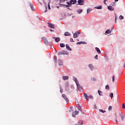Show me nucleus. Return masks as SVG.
<instances>
[{
    "label": "nucleus",
    "instance_id": "f257e3e1",
    "mask_svg": "<svg viewBox=\"0 0 125 125\" xmlns=\"http://www.w3.org/2000/svg\"><path fill=\"white\" fill-rule=\"evenodd\" d=\"M119 115L121 118V120L119 117H117V115H115V122L117 125H119V124H121L122 122L124 121V119L125 118V115L123 114V113H120Z\"/></svg>",
    "mask_w": 125,
    "mask_h": 125
},
{
    "label": "nucleus",
    "instance_id": "f03ea898",
    "mask_svg": "<svg viewBox=\"0 0 125 125\" xmlns=\"http://www.w3.org/2000/svg\"><path fill=\"white\" fill-rule=\"evenodd\" d=\"M67 4L64 5L66 7H70L72 6V4H75L77 3V0H70L69 1L66 2Z\"/></svg>",
    "mask_w": 125,
    "mask_h": 125
},
{
    "label": "nucleus",
    "instance_id": "7ed1b4c3",
    "mask_svg": "<svg viewBox=\"0 0 125 125\" xmlns=\"http://www.w3.org/2000/svg\"><path fill=\"white\" fill-rule=\"evenodd\" d=\"M73 81H75V82L76 83V85L78 88L81 87V86L80 85V83H79V81H78V79L76 77H73Z\"/></svg>",
    "mask_w": 125,
    "mask_h": 125
},
{
    "label": "nucleus",
    "instance_id": "20e7f679",
    "mask_svg": "<svg viewBox=\"0 0 125 125\" xmlns=\"http://www.w3.org/2000/svg\"><path fill=\"white\" fill-rule=\"evenodd\" d=\"M68 54V52L66 51H62V52H60L58 53L59 55H66Z\"/></svg>",
    "mask_w": 125,
    "mask_h": 125
},
{
    "label": "nucleus",
    "instance_id": "39448f33",
    "mask_svg": "<svg viewBox=\"0 0 125 125\" xmlns=\"http://www.w3.org/2000/svg\"><path fill=\"white\" fill-rule=\"evenodd\" d=\"M62 97L65 100V101L68 103H69V99L68 98H67V96L65 94H62Z\"/></svg>",
    "mask_w": 125,
    "mask_h": 125
},
{
    "label": "nucleus",
    "instance_id": "423d86ee",
    "mask_svg": "<svg viewBox=\"0 0 125 125\" xmlns=\"http://www.w3.org/2000/svg\"><path fill=\"white\" fill-rule=\"evenodd\" d=\"M42 40H43V41L45 44H48V41H47V39H46L45 37H42Z\"/></svg>",
    "mask_w": 125,
    "mask_h": 125
},
{
    "label": "nucleus",
    "instance_id": "0eeeda50",
    "mask_svg": "<svg viewBox=\"0 0 125 125\" xmlns=\"http://www.w3.org/2000/svg\"><path fill=\"white\" fill-rule=\"evenodd\" d=\"M78 2L80 5H83V4H84L83 0H78Z\"/></svg>",
    "mask_w": 125,
    "mask_h": 125
},
{
    "label": "nucleus",
    "instance_id": "6e6552de",
    "mask_svg": "<svg viewBox=\"0 0 125 125\" xmlns=\"http://www.w3.org/2000/svg\"><path fill=\"white\" fill-rule=\"evenodd\" d=\"M78 114H79V111H75L72 113V117H74V118H75V117H76V116H77V115H78Z\"/></svg>",
    "mask_w": 125,
    "mask_h": 125
},
{
    "label": "nucleus",
    "instance_id": "1a4fd4ad",
    "mask_svg": "<svg viewBox=\"0 0 125 125\" xmlns=\"http://www.w3.org/2000/svg\"><path fill=\"white\" fill-rule=\"evenodd\" d=\"M107 8L108 9V10H110V11H114V7H113L112 6H108L107 7Z\"/></svg>",
    "mask_w": 125,
    "mask_h": 125
},
{
    "label": "nucleus",
    "instance_id": "9d476101",
    "mask_svg": "<svg viewBox=\"0 0 125 125\" xmlns=\"http://www.w3.org/2000/svg\"><path fill=\"white\" fill-rule=\"evenodd\" d=\"M53 39L55 40L56 42H60V38L59 37H53Z\"/></svg>",
    "mask_w": 125,
    "mask_h": 125
},
{
    "label": "nucleus",
    "instance_id": "9b49d317",
    "mask_svg": "<svg viewBox=\"0 0 125 125\" xmlns=\"http://www.w3.org/2000/svg\"><path fill=\"white\" fill-rule=\"evenodd\" d=\"M48 24L49 28H52V29H54V25L53 24L49 23H48Z\"/></svg>",
    "mask_w": 125,
    "mask_h": 125
},
{
    "label": "nucleus",
    "instance_id": "f8f14e48",
    "mask_svg": "<svg viewBox=\"0 0 125 125\" xmlns=\"http://www.w3.org/2000/svg\"><path fill=\"white\" fill-rule=\"evenodd\" d=\"M62 79L63 81H67V80H69V76H63Z\"/></svg>",
    "mask_w": 125,
    "mask_h": 125
},
{
    "label": "nucleus",
    "instance_id": "ddd939ff",
    "mask_svg": "<svg viewBox=\"0 0 125 125\" xmlns=\"http://www.w3.org/2000/svg\"><path fill=\"white\" fill-rule=\"evenodd\" d=\"M95 49L99 54H100L101 53V51H100V49H99V48L96 47Z\"/></svg>",
    "mask_w": 125,
    "mask_h": 125
},
{
    "label": "nucleus",
    "instance_id": "4468645a",
    "mask_svg": "<svg viewBox=\"0 0 125 125\" xmlns=\"http://www.w3.org/2000/svg\"><path fill=\"white\" fill-rule=\"evenodd\" d=\"M29 5L32 11H34L35 10V9H34V5L32 3H30Z\"/></svg>",
    "mask_w": 125,
    "mask_h": 125
},
{
    "label": "nucleus",
    "instance_id": "2eb2a0df",
    "mask_svg": "<svg viewBox=\"0 0 125 125\" xmlns=\"http://www.w3.org/2000/svg\"><path fill=\"white\" fill-rule=\"evenodd\" d=\"M77 12H78V13L79 14H81V13H82V12H83V9H79L77 10Z\"/></svg>",
    "mask_w": 125,
    "mask_h": 125
},
{
    "label": "nucleus",
    "instance_id": "dca6fc26",
    "mask_svg": "<svg viewBox=\"0 0 125 125\" xmlns=\"http://www.w3.org/2000/svg\"><path fill=\"white\" fill-rule=\"evenodd\" d=\"M89 67L92 71H93V70L94 69V66H93L92 64H89Z\"/></svg>",
    "mask_w": 125,
    "mask_h": 125
},
{
    "label": "nucleus",
    "instance_id": "f3484780",
    "mask_svg": "<svg viewBox=\"0 0 125 125\" xmlns=\"http://www.w3.org/2000/svg\"><path fill=\"white\" fill-rule=\"evenodd\" d=\"M66 48L67 49V50H69V51L72 50V49H71V48H70V46L68 44L66 45Z\"/></svg>",
    "mask_w": 125,
    "mask_h": 125
},
{
    "label": "nucleus",
    "instance_id": "a211bd4d",
    "mask_svg": "<svg viewBox=\"0 0 125 125\" xmlns=\"http://www.w3.org/2000/svg\"><path fill=\"white\" fill-rule=\"evenodd\" d=\"M59 64L60 66L63 65V62H62V61L61 60H59Z\"/></svg>",
    "mask_w": 125,
    "mask_h": 125
},
{
    "label": "nucleus",
    "instance_id": "6ab92c4d",
    "mask_svg": "<svg viewBox=\"0 0 125 125\" xmlns=\"http://www.w3.org/2000/svg\"><path fill=\"white\" fill-rule=\"evenodd\" d=\"M84 97H85V99L88 101V96H87V94L86 93H84Z\"/></svg>",
    "mask_w": 125,
    "mask_h": 125
},
{
    "label": "nucleus",
    "instance_id": "aec40b11",
    "mask_svg": "<svg viewBox=\"0 0 125 125\" xmlns=\"http://www.w3.org/2000/svg\"><path fill=\"white\" fill-rule=\"evenodd\" d=\"M111 32L112 31L110 29H108L105 31V33L106 34H111Z\"/></svg>",
    "mask_w": 125,
    "mask_h": 125
},
{
    "label": "nucleus",
    "instance_id": "412c9836",
    "mask_svg": "<svg viewBox=\"0 0 125 125\" xmlns=\"http://www.w3.org/2000/svg\"><path fill=\"white\" fill-rule=\"evenodd\" d=\"M98 93H99V95H100V96H102V94H103V92H102V91H100V90H98Z\"/></svg>",
    "mask_w": 125,
    "mask_h": 125
},
{
    "label": "nucleus",
    "instance_id": "4be33fe9",
    "mask_svg": "<svg viewBox=\"0 0 125 125\" xmlns=\"http://www.w3.org/2000/svg\"><path fill=\"white\" fill-rule=\"evenodd\" d=\"M64 36H71V34L68 32H65L64 33Z\"/></svg>",
    "mask_w": 125,
    "mask_h": 125
},
{
    "label": "nucleus",
    "instance_id": "5701e85b",
    "mask_svg": "<svg viewBox=\"0 0 125 125\" xmlns=\"http://www.w3.org/2000/svg\"><path fill=\"white\" fill-rule=\"evenodd\" d=\"M73 38H75V39H76V38H78V33H74L73 34Z\"/></svg>",
    "mask_w": 125,
    "mask_h": 125
},
{
    "label": "nucleus",
    "instance_id": "b1692460",
    "mask_svg": "<svg viewBox=\"0 0 125 125\" xmlns=\"http://www.w3.org/2000/svg\"><path fill=\"white\" fill-rule=\"evenodd\" d=\"M95 8H96V9H101L102 8V6H99L95 7Z\"/></svg>",
    "mask_w": 125,
    "mask_h": 125
},
{
    "label": "nucleus",
    "instance_id": "393cba45",
    "mask_svg": "<svg viewBox=\"0 0 125 125\" xmlns=\"http://www.w3.org/2000/svg\"><path fill=\"white\" fill-rule=\"evenodd\" d=\"M60 45L61 47H65V44L64 43H60Z\"/></svg>",
    "mask_w": 125,
    "mask_h": 125
},
{
    "label": "nucleus",
    "instance_id": "a878e982",
    "mask_svg": "<svg viewBox=\"0 0 125 125\" xmlns=\"http://www.w3.org/2000/svg\"><path fill=\"white\" fill-rule=\"evenodd\" d=\"M115 23H117V19H118V16H117V14H115Z\"/></svg>",
    "mask_w": 125,
    "mask_h": 125
},
{
    "label": "nucleus",
    "instance_id": "bb28decb",
    "mask_svg": "<svg viewBox=\"0 0 125 125\" xmlns=\"http://www.w3.org/2000/svg\"><path fill=\"white\" fill-rule=\"evenodd\" d=\"M113 95H114V94H113V93H110L109 96L111 97V99H113Z\"/></svg>",
    "mask_w": 125,
    "mask_h": 125
},
{
    "label": "nucleus",
    "instance_id": "cd10ccee",
    "mask_svg": "<svg viewBox=\"0 0 125 125\" xmlns=\"http://www.w3.org/2000/svg\"><path fill=\"white\" fill-rule=\"evenodd\" d=\"M119 19L120 20H123V19H124V17L123 16H122V15L120 16H119Z\"/></svg>",
    "mask_w": 125,
    "mask_h": 125
},
{
    "label": "nucleus",
    "instance_id": "c85d7f7f",
    "mask_svg": "<svg viewBox=\"0 0 125 125\" xmlns=\"http://www.w3.org/2000/svg\"><path fill=\"white\" fill-rule=\"evenodd\" d=\"M105 89H107L108 90L109 89H110V87L109 86V85H107L106 86H105Z\"/></svg>",
    "mask_w": 125,
    "mask_h": 125
},
{
    "label": "nucleus",
    "instance_id": "c756f323",
    "mask_svg": "<svg viewBox=\"0 0 125 125\" xmlns=\"http://www.w3.org/2000/svg\"><path fill=\"white\" fill-rule=\"evenodd\" d=\"M99 111L100 112H101V113H106V111L103 110L102 109H100Z\"/></svg>",
    "mask_w": 125,
    "mask_h": 125
},
{
    "label": "nucleus",
    "instance_id": "7c9ffc66",
    "mask_svg": "<svg viewBox=\"0 0 125 125\" xmlns=\"http://www.w3.org/2000/svg\"><path fill=\"white\" fill-rule=\"evenodd\" d=\"M84 42H78L77 43V44H82V43H84Z\"/></svg>",
    "mask_w": 125,
    "mask_h": 125
},
{
    "label": "nucleus",
    "instance_id": "2f4dec72",
    "mask_svg": "<svg viewBox=\"0 0 125 125\" xmlns=\"http://www.w3.org/2000/svg\"><path fill=\"white\" fill-rule=\"evenodd\" d=\"M67 1V0H60V2L61 3L62 2H65V1Z\"/></svg>",
    "mask_w": 125,
    "mask_h": 125
},
{
    "label": "nucleus",
    "instance_id": "473e14b6",
    "mask_svg": "<svg viewBox=\"0 0 125 125\" xmlns=\"http://www.w3.org/2000/svg\"><path fill=\"white\" fill-rule=\"evenodd\" d=\"M112 82L114 83L115 82V75H113L112 77Z\"/></svg>",
    "mask_w": 125,
    "mask_h": 125
},
{
    "label": "nucleus",
    "instance_id": "72a5a7b5",
    "mask_svg": "<svg viewBox=\"0 0 125 125\" xmlns=\"http://www.w3.org/2000/svg\"><path fill=\"white\" fill-rule=\"evenodd\" d=\"M80 108H79V110H80V111L82 114H84V113L82 111V107H81V106H80Z\"/></svg>",
    "mask_w": 125,
    "mask_h": 125
},
{
    "label": "nucleus",
    "instance_id": "f704fd0d",
    "mask_svg": "<svg viewBox=\"0 0 125 125\" xmlns=\"http://www.w3.org/2000/svg\"><path fill=\"white\" fill-rule=\"evenodd\" d=\"M122 108H123V109H125V104H123Z\"/></svg>",
    "mask_w": 125,
    "mask_h": 125
},
{
    "label": "nucleus",
    "instance_id": "c9c22d12",
    "mask_svg": "<svg viewBox=\"0 0 125 125\" xmlns=\"http://www.w3.org/2000/svg\"><path fill=\"white\" fill-rule=\"evenodd\" d=\"M88 98H90V99H92L93 97H92V96L90 95V96H88Z\"/></svg>",
    "mask_w": 125,
    "mask_h": 125
},
{
    "label": "nucleus",
    "instance_id": "e433bc0d",
    "mask_svg": "<svg viewBox=\"0 0 125 125\" xmlns=\"http://www.w3.org/2000/svg\"><path fill=\"white\" fill-rule=\"evenodd\" d=\"M94 108L96 109V110H97V106H96V104H95L94 105Z\"/></svg>",
    "mask_w": 125,
    "mask_h": 125
},
{
    "label": "nucleus",
    "instance_id": "4c0bfd02",
    "mask_svg": "<svg viewBox=\"0 0 125 125\" xmlns=\"http://www.w3.org/2000/svg\"><path fill=\"white\" fill-rule=\"evenodd\" d=\"M108 110L109 111H111V110H112V106H110L108 108Z\"/></svg>",
    "mask_w": 125,
    "mask_h": 125
},
{
    "label": "nucleus",
    "instance_id": "58836bf2",
    "mask_svg": "<svg viewBox=\"0 0 125 125\" xmlns=\"http://www.w3.org/2000/svg\"><path fill=\"white\" fill-rule=\"evenodd\" d=\"M106 1H108V0H104V4H107L106 3Z\"/></svg>",
    "mask_w": 125,
    "mask_h": 125
},
{
    "label": "nucleus",
    "instance_id": "ea45409f",
    "mask_svg": "<svg viewBox=\"0 0 125 125\" xmlns=\"http://www.w3.org/2000/svg\"><path fill=\"white\" fill-rule=\"evenodd\" d=\"M70 41L71 42H74V40H73V39L71 38L70 39Z\"/></svg>",
    "mask_w": 125,
    "mask_h": 125
},
{
    "label": "nucleus",
    "instance_id": "a19ab883",
    "mask_svg": "<svg viewBox=\"0 0 125 125\" xmlns=\"http://www.w3.org/2000/svg\"><path fill=\"white\" fill-rule=\"evenodd\" d=\"M48 9H50V5L49 4V3H48Z\"/></svg>",
    "mask_w": 125,
    "mask_h": 125
},
{
    "label": "nucleus",
    "instance_id": "79ce46f5",
    "mask_svg": "<svg viewBox=\"0 0 125 125\" xmlns=\"http://www.w3.org/2000/svg\"><path fill=\"white\" fill-rule=\"evenodd\" d=\"M89 12H90V9H88L87 10V13H89Z\"/></svg>",
    "mask_w": 125,
    "mask_h": 125
},
{
    "label": "nucleus",
    "instance_id": "37998d69",
    "mask_svg": "<svg viewBox=\"0 0 125 125\" xmlns=\"http://www.w3.org/2000/svg\"><path fill=\"white\" fill-rule=\"evenodd\" d=\"M95 59H98V55H96L95 57Z\"/></svg>",
    "mask_w": 125,
    "mask_h": 125
},
{
    "label": "nucleus",
    "instance_id": "c03bdc74",
    "mask_svg": "<svg viewBox=\"0 0 125 125\" xmlns=\"http://www.w3.org/2000/svg\"><path fill=\"white\" fill-rule=\"evenodd\" d=\"M44 12H47V6H46V10L44 11Z\"/></svg>",
    "mask_w": 125,
    "mask_h": 125
},
{
    "label": "nucleus",
    "instance_id": "a18cd8bd",
    "mask_svg": "<svg viewBox=\"0 0 125 125\" xmlns=\"http://www.w3.org/2000/svg\"><path fill=\"white\" fill-rule=\"evenodd\" d=\"M76 33L78 34V35H80V34H81V32H80L78 31V32H77V33Z\"/></svg>",
    "mask_w": 125,
    "mask_h": 125
},
{
    "label": "nucleus",
    "instance_id": "49530a36",
    "mask_svg": "<svg viewBox=\"0 0 125 125\" xmlns=\"http://www.w3.org/2000/svg\"><path fill=\"white\" fill-rule=\"evenodd\" d=\"M68 85H69V84H68V83H66V87L68 86Z\"/></svg>",
    "mask_w": 125,
    "mask_h": 125
},
{
    "label": "nucleus",
    "instance_id": "de8ad7c7",
    "mask_svg": "<svg viewBox=\"0 0 125 125\" xmlns=\"http://www.w3.org/2000/svg\"><path fill=\"white\" fill-rule=\"evenodd\" d=\"M50 32H53V30H52V29H50Z\"/></svg>",
    "mask_w": 125,
    "mask_h": 125
},
{
    "label": "nucleus",
    "instance_id": "09e8293b",
    "mask_svg": "<svg viewBox=\"0 0 125 125\" xmlns=\"http://www.w3.org/2000/svg\"><path fill=\"white\" fill-rule=\"evenodd\" d=\"M115 2L119 1V0H115Z\"/></svg>",
    "mask_w": 125,
    "mask_h": 125
},
{
    "label": "nucleus",
    "instance_id": "8fccbe9b",
    "mask_svg": "<svg viewBox=\"0 0 125 125\" xmlns=\"http://www.w3.org/2000/svg\"><path fill=\"white\" fill-rule=\"evenodd\" d=\"M93 81H96V79H94V78H93Z\"/></svg>",
    "mask_w": 125,
    "mask_h": 125
},
{
    "label": "nucleus",
    "instance_id": "3c124183",
    "mask_svg": "<svg viewBox=\"0 0 125 125\" xmlns=\"http://www.w3.org/2000/svg\"><path fill=\"white\" fill-rule=\"evenodd\" d=\"M81 125H83V122H82V123H81Z\"/></svg>",
    "mask_w": 125,
    "mask_h": 125
},
{
    "label": "nucleus",
    "instance_id": "603ef678",
    "mask_svg": "<svg viewBox=\"0 0 125 125\" xmlns=\"http://www.w3.org/2000/svg\"><path fill=\"white\" fill-rule=\"evenodd\" d=\"M61 93H62V91L61 90Z\"/></svg>",
    "mask_w": 125,
    "mask_h": 125
},
{
    "label": "nucleus",
    "instance_id": "864d4df0",
    "mask_svg": "<svg viewBox=\"0 0 125 125\" xmlns=\"http://www.w3.org/2000/svg\"><path fill=\"white\" fill-rule=\"evenodd\" d=\"M112 29H114V27H112Z\"/></svg>",
    "mask_w": 125,
    "mask_h": 125
},
{
    "label": "nucleus",
    "instance_id": "5fc2aeb1",
    "mask_svg": "<svg viewBox=\"0 0 125 125\" xmlns=\"http://www.w3.org/2000/svg\"><path fill=\"white\" fill-rule=\"evenodd\" d=\"M77 41H79V39H77Z\"/></svg>",
    "mask_w": 125,
    "mask_h": 125
}]
</instances>
